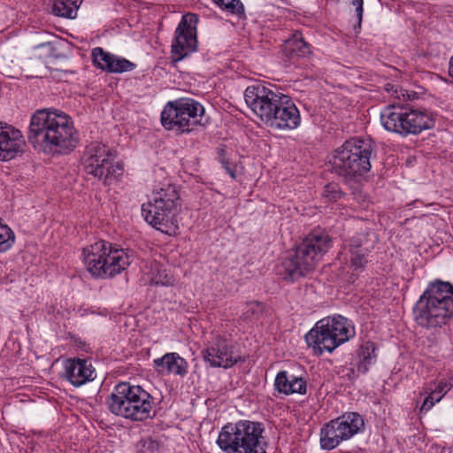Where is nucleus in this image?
Here are the masks:
<instances>
[{
    "mask_svg": "<svg viewBox=\"0 0 453 453\" xmlns=\"http://www.w3.org/2000/svg\"><path fill=\"white\" fill-rule=\"evenodd\" d=\"M27 137L35 150L46 154L69 153L79 140L71 117L57 109L37 110Z\"/></svg>",
    "mask_w": 453,
    "mask_h": 453,
    "instance_id": "1",
    "label": "nucleus"
},
{
    "mask_svg": "<svg viewBox=\"0 0 453 453\" xmlns=\"http://www.w3.org/2000/svg\"><path fill=\"white\" fill-rule=\"evenodd\" d=\"M244 100L252 111L268 127L293 129L300 124V114L289 96L264 85L249 86Z\"/></svg>",
    "mask_w": 453,
    "mask_h": 453,
    "instance_id": "2",
    "label": "nucleus"
},
{
    "mask_svg": "<svg viewBox=\"0 0 453 453\" xmlns=\"http://www.w3.org/2000/svg\"><path fill=\"white\" fill-rule=\"evenodd\" d=\"M414 315L423 327L447 324L453 315V286L443 281L430 284L417 302Z\"/></svg>",
    "mask_w": 453,
    "mask_h": 453,
    "instance_id": "3",
    "label": "nucleus"
},
{
    "mask_svg": "<svg viewBox=\"0 0 453 453\" xmlns=\"http://www.w3.org/2000/svg\"><path fill=\"white\" fill-rule=\"evenodd\" d=\"M180 205L177 188L166 184L152 192L151 200L142 206V215L157 230L168 235H175L179 230L176 216Z\"/></svg>",
    "mask_w": 453,
    "mask_h": 453,
    "instance_id": "4",
    "label": "nucleus"
},
{
    "mask_svg": "<svg viewBox=\"0 0 453 453\" xmlns=\"http://www.w3.org/2000/svg\"><path fill=\"white\" fill-rule=\"evenodd\" d=\"M108 410L118 417L136 422L152 418L153 397L141 386L121 382L106 399Z\"/></svg>",
    "mask_w": 453,
    "mask_h": 453,
    "instance_id": "5",
    "label": "nucleus"
},
{
    "mask_svg": "<svg viewBox=\"0 0 453 453\" xmlns=\"http://www.w3.org/2000/svg\"><path fill=\"white\" fill-rule=\"evenodd\" d=\"M265 426L261 422L239 420L225 425L217 444L226 453H266Z\"/></svg>",
    "mask_w": 453,
    "mask_h": 453,
    "instance_id": "6",
    "label": "nucleus"
},
{
    "mask_svg": "<svg viewBox=\"0 0 453 453\" xmlns=\"http://www.w3.org/2000/svg\"><path fill=\"white\" fill-rule=\"evenodd\" d=\"M372 144L368 141L352 138L334 150L329 158V170L346 181L364 176L371 169Z\"/></svg>",
    "mask_w": 453,
    "mask_h": 453,
    "instance_id": "7",
    "label": "nucleus"
},
{
    "mask_svg": "<svg viewBox=\"0 0 453 453\" xmlns=\"http://www.w3.org/2000/svg\"><path fill=\"white\" fill-rule=\"evenodd\" d=\"M82 256L87 270L99 278L113 277L130 264V257L123 249L105 241L84 248Z\"/></svg>",
    "mask_w": 453,
    "mask_h": 453,
    "instance_id": "8",
    "label": "nucleus"
},
{
    "mask_svg": "<svg viewBox=\"0 0 453 453\" xmlns=\"http://www.w3.org/2000/svg\"><path fill=\"white\" fill-rule=\"evenodd\" d=\"M384 127L400 134H419L430 129L434 120L426 111H417L400 104L388 105L380 114Z\"/></svg>",
    "mask_w": 453,
    "mask_h": 453,
    "instance_id": "9",
    "label": "nucleus"
},
{
    "mask_svg": "<svg viewBox=\"0 0 453 453\" xmlns=\"http://www.w3.org/2000/svg\"><path fill=\"white\" fill-rule=\"evenodd\" d=\"M313 333H315L313 354L316 355H321L324 349L332 352L339 345L349 341L355 334L347 319L342 316L320 319L313 326Z\"/></svg>",
    "mask_w": 453,
    "mask_h": 453,
    "instance_id": "10",
    "label": "nucleus"
},
{
    "mask_svg": "<svg viewBox=\"0 0 453 453\" xmlns=\"http://www.w3.org/2000/svg\"><path fill=\"white\" fill-rule=\"evenodd\" d=\"M84 169L98 180L108 183L121 174V168L112 163L111 153L108 147L99 142L90 143L85 150Z\"/></svg>",
    "mask_w": 453,
    "mask_h": 453,
    "instance_id": "11",
    "label": "nucleus"
},
{
    "mask_svg": "<svg viewBox=\"0 0 453 453\" xmlns=\"http://www.w3.org/2000/svg\"><path fill=\"white\" fill-rule=\"evenodd\" d=\"M364 426V420L357 412L344 414L327 423L320 432V445L324 449H333L341 441L349 440Z\"/></svg>",
    "mask_w": 453,
    "mask_h": 453,
    "instance_id": "12",
    "label": "nucleus"
},
{
    "mask_svg": "<svg viewBox=\"0 0 453 453\" xmlns=\"http://www.w3.org/2000/svg\"><path fill=\"white\" fill-rule=\"evenodd\" d=\"M197 22V15L194 13H187L182 16L171 45V58L173 63L181 61L196 50Z\"/></svg>",
    "mask_w": 453,
    "mask_h": 453,
    "instance_id": "13",
    "label": "nucleus"
},
{
    "mask_svg": "<svg viewBox=\"0 0 453 453\" xmlns=\"http://www.w3.org/2000/svg\"><path fill=\"white\" fill-rule=\"evenodd\" d=\"M202 353L204 361L213 367L228 368L243 361L240 356L234 355V347L230 342L220 335L213 336Z\"/></svg>",
    "mask_w": 453,
    "mask_h": 453,
    "instance_id": "14",
    "label": "nucleus"
},
{
    "mask_svg": "<svg viewBox=\"0 0 453 453\" xmlns=\"http://www.w3.org/2000/svg\"><path fill=\"white\" fill-rule=\"evenodd\" d=\"M311 241L306 239L303 246L298 247L295 255H289L277 267V273L285 280H296L310 271Z\"/></svg>",
    "mask_w": 453,
    "mask_h": 453,
    "instance_id": "15",
    "label": "nucleus"
},
{
    "mask_svg": "<svg viewBox=\"0 0 453 453\" xmlns=\"http://www.w3.org/2000/svg\"><path fill=\"white\" fill-rule=\"evenodd\" d=\"M64 377L74 387H80L95 379V369L86 359L68 358L65 361Z\"/></svg>",
    "mask_w": 453,
    "mask_h": 453,
    "instance_id": "16",
    "label": "nucleus"
},
{
    "mask_svg": "<svg viewBox=\"0 0 453 453\" xmlns=\"http://www.w3.org/2000/svg\"><path fill=\"white\" fill-rule=\"evenodd\" d=\"M25 142L19 130L12 127L0 128V160L14 158L22 150Z\"/></svg>",
    "mask_w": 453,
    "mask_h": 453,
    "instance_id": "17",
    "label": "nucleus"
},
{
    "mask_svg": "<svg viewBox=\"0 0 453 453\" xmlns=\"http://www.w3.org/2000/svg\"><path fill=\"white\" fill-rule=\"evenodd\" d=\"M184 112L179 116L180 118L178 122V134L189 133L195 127L201 125V119L204 112L203 107L193 99H182Z\"/></svg>",
    "mask_w": 453,
    "mask_h": 453,
    "instance_id": "18",
    "label": "nucleus"
},
{
    "mask_svg": "<svg viewBox=\"0 0 453 453\" xmlns=\"http://www.w3.org/2000/svg\"><path fill=\"white\" fill-rule=\"evenodd\" d=\"M154 366L158 372H166L180 376H184L188 372L187 361L174 352L166 353L162 357L155 359Z\"/></svg>",
    "mask_w": 453,
    "mask_h": 453,
    "instance_id": "19",
    "label": "nucleus"
},
{
    "mask_svg": "<svg viewBox=\"0 0 453 453\" xmlns=\"http://www.w3.org/2000/svg\"><path fill=\"white\" fill-rule=\"evenodd\" d=\"M186 109L182 104V99L168 102L161 112L162 126L166 130H172L178 134V122L180 120L179 116L180 113L185 114L184 111Z\"/></svg>",
    "mask_w": 453,
    "mask_h": 453,
    "instance_id": "20",
    "label": "nucleus"
},
{
    "mask_svg": "<svg viewBox=\"0 0 453 453\" xmlns=\"http://www.w3.org/2000/svg\"><path fill=\"white\" fill-rule=\"evenodd\" d=\"M283 52L288 58L301 57L310 52V46L304 42L302 33L296 31L285 41Z\"/></svg>",
    "mask_w": 453,
    "mask_h": 453,
    "instance_id": "21",
    "label": "nucleus"
},
{
    "mask_svg": "<svg viewBox=\"0 0 453 453\" xmlns=\"http://www.w3.org/2000/svg\"><path fill=\"white\" fill-rule=\"evenodd\" d=\"M331 246L332 239L325 230H313V254L322 256L329 250Z\"/></svg>",
    "mask_w": 453,
    "mask_h": 453,
    "instance_id": "22",
    "label": "nucleus"
},
{
    "mask_svg": "<svg viewBox=\"0 0 453 453\" xmlns=\"http://www.w3.org/2000/svg\"><path fill=\"white\" fill-rule=\"evenodd\" d=\"M78 5L75 0H56L53 12L57 16L73 19L76 16Z\"/></svg>",
    "mask_w": 453,
    "mask_h": 453,
    "instance_id": "23",
    "label": "nucleus"
},
{
    "mask_svg": "<svg viewBox=\"0 0 453 453\" xmlns=\"http://www.w3.org/2000/svg\"><path fill=\"white\" fill-rule=\"evenodd\" d=\"M358 355L361 360L357 365V371L365 373L368 371V366L372 363V359L376 357L373 343L368 342L361 346Z\"/></svg>",
    "mask_w": 453,
    "mask_h": 453,
    "instance_id": "24",
    "label": "nucleus"
},
{
    "mask_svg": "<svg viewBox=\"0 0 453 453\" xmlns=\"http://www.w3.org/2000/svg\"><path fill=\"white\" fill-rule=\"evenodd\" d=\"M371 250V243H365L362 249L351 248V266L355 269L364 268L368 262L367 256Z\"/></svg>",
    "mask_w": 453,
    "mask_h": 453,
    "instance_id": "25",
    "label": "nucleus"
},
{
    "mask_svg": "<svg viewBox=\"0 0 453 453\" xmlns=\"http://www.w3.org/2000/svg\"><path fill=\"white\" fill-rule=\"evenodd\" d=\"M92 58L95 65L109 73L110 66L112 64L113 54L104 51L97 47L92 50Z\"/></svg>",
    "mask_w": 453,
    "mask_h": 453,
    "instance_id": "26",
    "label": "nucleus"
},
{
    "mask_svg": "<svg viewBox=\"0 0 453 453\" xmlns=\"http://www.w3.org/2000/svg\"><path fill=\"white\" fill-rule=\"evenodd\" d=\"M274 388L280 394L291 395V376H288L287 371H280L277 373Z\"/></svg>",
    "mask_w": 453,
    "mask_h": 453,
    "instance_id": "27",
    "label": "nucleus"
},
{
    "mask_svg": "<svg viewBox=\"0 0 453 453\" xmlns=\"http://www.w3.org/2000/svg\"><path fill=\"white\" fill-rule=\"evenodd\" d=\"M153 270L156 273H153V276L150 280L152 284L162 286H170L173 284V276L168 273L165 269H161L158 265H155Z\"/></svg>",
    "mask_w": 453,
    "mask_h": 453,
    "instance_id": "28",
    "label": "nucleus"
},
{
    "mask_svg": "<svg viewBox=\"0 0 453 453\" xmlns=\"http://www.w3.org/2000/svg\"><path fill=\"white\" fill-rule=\"evenodd\" d=\"M215 3L223 10L239 17L244 16V6L240 0H216Z\"/></svg>",
    "mask_w": 453,
    "mask_h": 453,
    "instance_id": "29",
    "label": "nucleus"
},
{
    "mask_svg": "<svg viewBox=\"0 0 453 453\" xmlns=\"http://www.w3.org/2000/svg\"><path fill=\"white\" fill-rule=\"evenodd\" d=\"M112 64L110 66L109 73H124L132 71L135 68V64L124 58L113 55Z\"/></svg>",
    "mask_w": 453,
    "mask_h": 453,
    "instance_id": "30",
    "label": "nucleus"
},
{
    "mask_svg": "<svg viewBox=\"0 0 453 453\" xmlns=\"http://www.w3.org/2000/svg\"><path fill=\"white\" fill-rule=\"evenodd\" d=\"M377 242V237L374 233L361 232L357 234V237L352 239L351 248L362 249L365 243H371V249L373 248Z\"/></svg>",
    "mask_w": 453,
    "mask_h": 453,
    "instance_id": "31",
    "label": "nucleus"
},
{
    "mask_svg": "<svg viewBox=\"0 0 453 453\" xmlns=\"http://www.w3.org/2000/svg\"><path fill=\"white\" fill-rule=\"evenodd\" d=\"M344 193L338 183L330 182L324 186L322 196L329 202H335L343 196Z\"/></svg>",
    "mask_w": 453,
    "mask_h": 453,
    "instance_id": "32",
    "label": "nucleus"
},
{
    "mask_svg": "<svg viewBox=\"0 0 453 453\" xmlns=\"http://www.w3.org/2000/svg\"><path fill=\"white\" fill-rule=\"evenodd\" d=\"M14 242L13 232L7 226L0 223V252L9 250Z\"/></svg>",
    "mask_w": 453,
    "mask_h": 453,
    "instance_id": "33",
    "label": "nucleus"
},
{
    "mask_svg": "<svg viewBox=\"0 0 453 453\" xmlns=\"http://www.w3.org/2000/svg\"><path fill=\"white\" fill-rule=\"evenodd\" d=\"M291 394H305L307 389L306 381L302 378L296 376H291Z\"/></svg>",
    "mask_w": 453,
    "mask_h": 453,
    "instance_id": "34",
    "label": "nucleus"
},
{
    "mask_svg": "<svg viewBox=\"0 0 453 453\" xmlns=\"http://www.w3.org/2000/svg\"><path fill=\"white\" fill-rule=\"evenodd\" d=\"M219 161L222 164L223 167L226 171V173L231 176L232 179L236 178L234 167L232 166L229 160L225 156V150L222 149L219 154Z\"/></svg>",
    "mask_w": 453,
    "mask_h": 453,
    "instance_id": "35",
    "label": "nucleus"
},
{
    "mask_svg": "<svg viewBox=\"0 0 453 453\" xmlns=\"http://www.w3.org/2000/svg\"><path fill=\"white\" fill-rule=\"evenodd\" d=\"M441 396H438L435 398V395H433V393H430L424 400L423 404L420 408V411H429L434 405L435 402H439L441 400Z\"/></svg>",
    "mask_w": 453,
    "mask_h": 453,
    "instance_id": "36",
    "label": "nucleus"
},
{
    "mask_svg": "<svg viewBox=\"0 0 453 453\" xmlns=\"http://www.w3.org/2000/svg\"><path fill=\"white\" fill-rule=\"evenodd\" d=\"M143 451L154 453L158 451V443L151 439L145 440L142 444Z\"/></svg>",
    "mask_w": 453,
    "mask_h": 453,
    "instance_id": "37",
    "label": "nucleus"
},
{
    "mask_svg": "<svg viewBox=\"0 0 453 453\" xmlns=\"http://www.w3.org/2000/svg\"><path fill=\"white\" fill-rule=\"evenodd\" d=\"M393 96L396 99L401 100L403 98V101H407V100H411L412 97H415L416 96V93L413 92L412 94H410L406 90H403V89L397 90V89H395L394 92H393Z\"/></svg>",
    "mask_w": 453,
    "mask_h": 453,
    "instance_id": "38",
    "label": "nucleus"
},
{
    "mask_svg": "<svg viewBox=\"0 0 453 453\" xmlns=\"http://www.w3.org/2000/svg\"><path fill=\"white\" fill-rule=\"evenodd\" d=\"M352 4L356 6V12L358 25L360 26L363 15V0H351Z\"/></svg>",
    "mask_w": 453,
    "mask_h": 453,
    "instance_id": "39",
    "label": "nucleus"
},
{
    "mask_svg": "<svg viewBox=\"0 0 453 453\" xmlns=\"http://www.w3.org/2000/svg\"><path fill=\"white\" fill-rule=\"evenodd\" d=\"M446 384L440 383L436 386V388L434 390L431 391V393H433L434 395L441 394L444 390Z\"/></svg>",
    "mask_w": 453,
    "mask_h": 453,
    "instance_id": "40",
    "label": "nucleus"
},
{
    "mask_svg": "<svg viewBox=\"0 0 453 453\" xmlns=\"http://www.w3.org/2000/svg\"><path fill=\"white\" fill-rule=\"evenodd\" d=\"M354 196H355L356 199H357L358 201L359 200H362V201L365 200V196L363 195L362 192H360V191H355L354 192Z\"/></svg>",
    "mask_w": 453,
    "mask_h": 453,
    "instance_id": "41",
    "label": "nucleus"
},
{
    "mask_svg": "<svg viewBox=\"0 0 453 453\" xmlns=\"http://www.w3.org/2000/svg\"><path fill=\"white\" fill-rule=\"evenodd\" d=\"M304 338H305V341H306L308 346H311V343L310 342V339H311V329L306 333Z\"/></svg>",
    "mask_w": 453,
    "mask_h": 453,
    "instance_id": "42",
    "label": "nucleus"
},
{
    "mask_svg": "<svg viewBox=\"0 0 453 453\" xmlns=\"http://www.w3.org/2000/svg\"><path fill=\"white\" fill-rule=\"evenodd\" d=\"M449 73L453 77V57L449 60Z\"/></svg>",
    "mask_w": 453,
    "mask_h": 453,
    "instance_id": "43",
    "label": "nucleus"
},
{
    "mask_svg": "<svg viewBox=\"0 0 453 453\" xmlns=\"http://www.w3.org/2000/svg\"><path fill=\"white\" fill-rule=\"evenodd\" d=\"M393 88H394V86H393V85H391V84H387V85H386V90H387V91L393 90Z\"/></svg>",
    "mask_w": 453,
    "mask_h": 453,
    "instance_id": "44",
    "label": "nucleus"
}]
</instances>
